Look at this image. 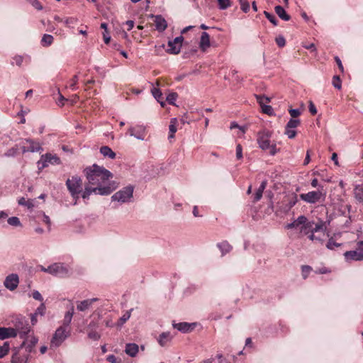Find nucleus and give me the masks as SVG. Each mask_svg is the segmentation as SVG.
Here are the masks:
<instances>
[{
	"label": "nucleus",
	"instance_id": "50",
	"mask_svg": "<svg viewBox=\"0 0 363 363\" xmlns=\"http://www.w3.org/2000/svg\"><path fill=\"white\" fill-rule=\"evenodd\" d=\"M218 247L223 251V252H228L230 251V245L226 242H223L220 244H218Z\"/></svg>",
	"mask_w": 363,
	"mask_h": 363
},
{
	"label": "nucleus",
	"instance_id": "18",
	"mask_svg": "<svg viewBox=\"0 0 363 363\" xmlns=\"http://www.w3.org/2000/svg\"><path fill=\"white\" fill-rule=\"evenodd\" d=\"M15 331L11 327L4 328L0 327V340H5L10 337H15Z\"/></svg>",
	"mask_w": 363,
	"mask_h": 363
},
{
	"label": "nucleus",
	"instance_id": "21",
	"mask_svg": "<svg viewBox=\"0 0 363 363\" xmlns=\"http://www.w3.org/2000/svg\"><path fill=\"white\" fill-rule=\"evenodd\" d=\"M138 345L135 343H128L125 345V353L130 357H134L138 352Z\"/></svg>",
	"mask_w": 363,
	"mask_h": 363
},
{
	"label": "nucleus",
	"instance_id": "49",
	"mask_svg": "<svg viewBox=\"0 0 363 363\" xmlns=\"http://www.w3.org/2000/svg\"><path fill=\"white\" fill-rule=\"evenodd\" d=\"M18 204L21 205V206H27L28 208H30L32 207H33V205L32 203V201H26L25 199V198L23 197H21L18 200Z\"/></svg>",
	"mask_w": 363,
	"mask_h": 363
},
{
	"label": "nucleus",
	"instance_id": "14",
	"mask_svg": "<svg viewBox=\"0 0 363 363\" xmlns=\"http://www.w3.org/2000/svg\"><path fill=\"white\" fill-rule=\"evenodd\" d=\"M18 283V276L16 274H11L6 277L4 284L6 289L13 291L17 288Z\"/></svg>",
	"mask_w": 363,
	"mask_h": 363
},
{
	"label": "nucleus",
	"instance_id": "57",
	"mask_svg": "<svg viewBox=\"0 0 363 363\" xmlns=\"http://www.w3.org/2000/svg\"><path fill=\"white\" fill-rule=\"evenodd\" d=\"M45 304L41 303L40 306L35 311V314H36V315L40 314V315H43L45 313Z\"/></svg>",
	"mask_w": 363,
	"mask_h": 363
},
{
	"label": "nucleus",
	"instance_id": "9",
	"mask_svg": "<svg viewBox=\"0 0 363 363\" xmlns=\"http://www.w3.org/2000/svg\"><path fill=\"white\" fill-rule=\"evenodd\" d=\"M300 198L308 203H315L323 200L325 196L320 191H313L300 194Z\"/></svg>",
	"mask_w": 363,
	"mask_h": 363
},
{
	"label": "nucleus",
	"instance_id": "47",
	"mask_svg": "<svg viewBox=\"0 0 363 363\" xmlns=\"http://www.w3.org/2000/svg\"><path fill=\"white\" fill-rule=\"evenodd\" d=\"M307 218L306 216H300L299 217H298V218L296 220H295L294 222V223H296V226H299L300 225H305L307 223Z\"/></svg>",
	"mask_w": 363,
	"mask_h": 363
},
{
	"label": "nucleus",
	"instance_id": "48",
	"mask_svg": "<svg viewBox=\"0 0 363 363\" xmlns=\"http://www.w3.org/2000/svg\"><path fill=\"white\" fill-rule=\"evenodd\" d=\"M284 133L290 139L295 138V136L296 135V131L294 128H287V127H285Z\"/></svg>",
	"mask_w": 363,
	"mask_h": 363
},
{
	"label": "nucleus",
	"instance_id": "26",
	"mask_svg": "<svg viewBox=\"0 0 363 363\" xmlns=\"http://www.w3.org/2000/svg\"><path fill=\"white\" fill-rule=\"evenodd\" d=\"M26 143L28 144V147L31 152H38L41 150V147L38 143L33 141L31 139H26Z\"/></svg>",
	"mask_w": 363,
	"mask_h": 363
},
{
	"label": "nucleus",
	"instance_id": "1",
	"mask_svg": "<svg viewBox=\"0 0 363 363\" xmlns=\"http://www.w3.org/2000/svg\"><path fill=\"white\" fill-rule=\"evenodd\" d=\"M84 172L88 181L82 194L84 199H88L93 192L100 195H108L112 192L113 189L110 186H103L112 178L111 172L97 164L85 168Z\"/></svg>",
	"mask_w": 363,
	"mask_h": 363
},
{
	"label": "nucleus",
	"instance_id": "42",
	"mask_svg": "<svg viewBox=\"0 0 363 363\" xmlns=\"http://www.w3.org/2000/svg\"><path fill=\"white\" fill-rule=\"evenodd\" d=\"M72 315L71 313H65V318H64V320H63V325L62 326H65V328H68L69 327V323H71L72 321Z\"/></svg>",
	"mask_w": 363,
	"mask_h": 363
},
{
	"label": "nucleus",
	"instance_id": "20",
	"mask_svg": "<svg viewBox=\"0 0 363 363\" xmlns=\"http://www.w3.org/2000/svg\"><path fill=\"white\" fill-rule=\"evenodd\" d=\"M172 339V336L169 332H164L159 335L157 341L160 346L164 347Z\"/></svg>",
	"mask_w": 363,
	"mask_h": 363
},
{
	"label": "nucleus",
	"instance_id": "30",
	"mask_svg": "<svg viewBox=\"0 0 363 363\" xmlns=\"http://www.w3.org/2000/svg\"><path fill=\"white\" fill-rule=\"evenodd\" d=\"M151 92L157 101L160 102L161 106H164V103L163 101H160V99H162V94L161 91L158 88L154 87L152 89Z\"/></svg>",
	"mask_w": 363,
	"mask_h": 363
},
{
	"label": "nucleus",
	"instance_id": "13",
	"mask_svg": "<svg viewBox=\"0 0 363 363\" xmlns=\"http://www.w3.org/2000/svg\"><path fill=\"white\" fill-rule=\"evenodd\" d=\"M128 132L131 136L138 140H143L146 133V127L142 125H137L134 127L129 128Z\"/></svg>",
	"mask_w": 363,
	"mask_h": 363
},
{
	"label": "nucleus",
	"instance_id": "23",
	"mask_svg": "<svg viewBox=\"0 0 363 363\" xmlns=\"http://www.w3.org/2000/svg\"><path fill=\"white\" fill-rule=\"evenodd\" d=\"M274 10L276 13L281 19L286 21H289L291 19V16L286 12L284 9L281 6H276Z\"/></svg>",
	"mask_w": 363,
	"mask_h": 363
},
{
	"label": "nucleus",
	"instance_id": "25",
	"mask_svg": "<svg viewBox=\"0 0 363 363\" xmlns=\"http://www.w3.org/2000/svg\"><path fill=\"white\" fill-rule=\"evenodd\" d=\"M100 152L104 157H108L111 159H114L116 157V153L108 146H102L100 148Z\"/></svg>",
	"mask_w": 363,
	"mask_h": 363
},
{
	"label": "nucleus",
	"instance_id": "17",
	"mask_svg": "<svg viewBox=\"0 0 363 363\" xmlns=\"http://www.w3.org/2000/svg\"><path fill=\"white\" fill-rule=\"evenodd\" d=\"M97 298H93L90 299H86L82 301L77 302V309L79 311H85L89 309L93 303L97 301Z\"/></svg>",
	"mask_w": 363,
	"mask_h": 363
},
{
	"label": "nucleus",
	"instance_id": "60",
	"mask_svg": "<svg viewBox=\"0 0 363 363\" xmlns=\"http://www.w3.org/2000/svg\"><path fill=\"white\" fill-rule=\"evenodd\" d=\"M335 60L338 66V68L340 70V72H343L344 71V67H343V65L342 64V62H341V60L339 58V57L337 56H335Z\"/></svg>",
	"mask_w": 363,
	"mask_h": 363
},
{
	"label": "nucleus",
	"instance_id": "62",
	"mask_svg": "<svg viewBox=\"0 0 363 363\" xmlns=\"http://www.w3.org/2000/svg\"><path fill=\"white\" fill-rule=\"evenodd\" d=\"M315 272L316 274H323L329 273V272H330V271L325 267H322V268H320V269L315 270Z\"/></svg>",
	"mask_w": 363,
	"mask_h": 363
},
{
	"label": "nucleus",
	"instance_id": "43",
	"mask_svg": "<svg viewBox=\"0 0 363 363\" xmlns=\"http://www.w3.org/2000/svg\"><path fill=\"white\" fill-rule=\"evenodd\" d=\"M340 245L341 244L336 242L333 238H330L327 242L326 247L329 250H334L335 247Z\"/></svg>",
	"mask_w": 363,
	"mask_h": 363
},
{
	"label": "nucleus",
	"instance_id": "22",
	"mask_svg": "<svg viewBox=\"0 0 363 363\" xmlns=\"http://www.w3.org/2000/svg\"><path fill=\"white\" fill-rule=\"evenodd\" d=\"M199 45L201 49L203 51L210 47V36L208 33L203 32L201 33Z\"/></svg>",
	"mask_w": 363,
	"mask_h": 363
},
{
	"label": "nucleus",
	"instance_id": "16",
	"mask_svg": "<svg viewBox=\"0 0 363 363\" xmlns=\"http://www.w3.org/2000/svg\"><path fill=\"white\" fill-rule=\"evenodd\" d=\"M152 17L155 18L154 22L156 29L159 32H163L167 27V23L166 20L161 15H152Z\"/></svg>",
	"mask_w": 363,
	"mask_h": 363
},
{
	"label": "nucleus",
	"instance_id": "56",
	"mask_svg": "<svg viewBox=\"0 0 363 363\" xmlns=\"http://www.w3.org/2000/svg\"><path fill=\"white\" fill-rule=\"evenodd\" d=\"M309 111L312 115H315L317 113V109L314 104L310 101L308 105Z\"/></svg>",
	"mask_w": 363,
	"mask_h": 363
},
{
	"label": "nucleus",
	"instance_id": "12",
	"mask_svg": "<svg viewBox=\"0 0 363 363\" xmlns=\"http://www.w3.org/2000/svg\"><path fill=\"white\" fill-rule=\"evenodd\" d=\"M325 228V223L320 220L317 223L313 222H308L305 225L302 226L301 230L307 233L306 230L308 229L311 230V233H318L320 231H324Z\"/></svg>",
	"mask_w": 363,
	"mask_h": 363
},
{
	"label": "nucleus",
	"instance_id": "24",
	"mask_svg": "<svg viewBox=\"0 0 363 363\" xmlns=\"http://www.w3.org/2000/svg\"><path fill=\"white\" fill-rule=\"evenodd\" d=\"M38 342V338L35 337H31L29 340H25L23 342L21 347H26L28 352H31L33 347Z\"/></svg>",
	"mask_w": 363,
	"mask_h": 363
},
{
	"label": "nucleus",
	"instance_id": "31",
	"mask_svg": "<svg viewBox=\"0 0 363 363\" xmlns=\"http://www.w3.org/2000/svg\"><path fill=\"white\" fill-rule=\"evenodd\" d=\"M10 350L9 342H5L3 345L0 346V358L6 356Z\"/></svg>",
	"mask_w": 363,
	"mask_h": 363
},
{
	"label": "nucleus",
	"instance_id": "10",
	"mask_svg": "<svg viewBox=\"0 0 363 363\" xmlns=\"http://www.w3.org/2000/svg\"><path fill=\"white\" fill-rule=\"evenodd\" d=\"M271 135V132L267 130L259 132L257 141L262 150H266L269 148Z\"/></svg>",
	"mask_w": 363,
	"mask_h": 363
},
{
	"label": "nucleus",
	"instance_id": "41",
	"mask_svg": "<svg viewBox=\"0 0 363 363\" xmlns=\"http://www.w3.org/2000/svg\"><path fill=\"white\" fill-rule=\"evenodd\" d=\"M18 147L17 145H16L15 147H13L11 148H10L9 150H8L5 153H4V156L6 157H14L16 155L17 152H18Z\"/></svg>",
	"mask_w": 363,
	"mask_h": 363
},
{
	"label": "nucleus",
	"instance_id": "15",
	"mask_svg": "<svg viewBox=\"0 0 363 363\" xmlns=\"http://www.w3.org/2000/svg\"><path fill=\"white\" fill-rule=\"evenodd\" d=\"M98 328V323L95 321H91L87 326V335L89 338L93 340H98L100 339L101 335L96 331Z\"/></svg>",
	"mask_w": 363,
	"mask_h": 363
},
{
	"label": "nucleus",
	"instance_id": "8",
	"mask_svg": "<svg viewBox=\"0 0 363 363\" xmlns=\"http://www.w3.org/2000/svg\"><path fill=\"white\" fill-rule=\"evenodd\" d=\"M357 245L356 250L347 251L344 253L345 258L347 262L363 260V241L358 242Z\"/></svg>",
	"mask_w": 363,
	"mask_h": 363
},
{
	"label": "nucleus",
	"instance_id": "28",
	"mask_svg": "<svg viewBox=\"0 0 363 363\" xmlns=\"http://www.w3.org/2000/svg\"><path fill=\"white\" fill-rule=\"evenodd\" d=\"M177 118H172L170 121V124L169 125V139H172L174 138V133L177 131Z\"/></svg>",
	"mask_w": 363,
	"mask_h": 363
},
{
	"label": "nucleus",
	"instance_id": "55",
	"mask_svg": "<svg viewBox=\"0 0 363 363\" xmlns=\"http://www.w3.org/2000/svg\"><path fill=\"white\" fill-rule=\"evenodd\" d=\"M13 62L12 64L15 63L18 67L21 66L23 62V57L21 55H16L13 58Z\"/></svg>",
	"mask_w": 363,
	"mask_h": 363
},
{
	"label": "nucleus",
	"instance_id": "4",
	"mask_svg": "<svg viewBox=\"0 0 363 363\" xmlns=\"http://www.w3.org/2000/svg\"><path fill=\"white\" fill-rule=\"evenodd\" d=\"M48 273L60 277H66L70 274V268L63 263H54L48 267Z\"/></svg>",
	"mask_w": 363,
	"mask_h": 363
},
{
	"label": "nucleus",
	"instance_id": "51",
	"mask_svg": "<svg viewBox=\"0 0 363 363\" xmlns=\"http://www.w3.org/2000/svg\"><path fill=\"white\" fill-rule=\"evenodd\" d=\"M261 106H262L263 113H267L269 116L273 114V108L271 106L263 104Z\"/></svg>",
	"mask_w": 363,
	"mask_h": 363
},
{
	"label": "nucleus",
	"instance_id": "3",
	"mask_svg": "<svg viewBox=\"0 0 363 363\" xmlns=\"http://www.w3.org/2000/svg\"><path fill=\"white\" fill-rule=\"evenodd\" d=\"M297 195L294 193L285 195L282 200L278 203V210L282 213H287L297 203Z\"/></svg>",
	"mask_w": 363,
	"mask_h": 363
},
{
	"label": "nucleus",
	"instance_id": "54",
	"mask_svg": "<svg viewBox=\"0 0 363 363\" xmlns=\"http://www.w3.org/2000/svg\"><path fill=\"white\" fill-rule=\"evenodd\" d=\"M236 157L238 160L242 158V147L240 144H238L236 146Z\"/></svg>",
	"mask_w": 363,
	"mask_h": 363
},
{
	"label": "nucleus",
	"instance_id": "11",
	"mask_svg": "<svg viewBox=\"0 0 363 363\" xmlns=\"http://www.w3.org/2000/svg\"><path fill=\"white\" fill-rule=\"evenodd\" d=\"M184 40V38L180 35L175 38L173 40H169L168 42L167 52L173 55H177L179 53L182 48V43Z\"/></svg>",
	"mask_w": 363,
	"mask_h": 363
},
{
	"label": "nucleus",
	"instance_id": "2",
	"mask_svg": "<svg viewBox=\"0 0 363 363\" xmlns=\"http://www.w3.org/2000/svg\"><path fill=\"white\" fill-rule=\"evenodd\" d=\"M16 337L18 334L20 337L24 339L30 330L28 320L23 316H16L12 320Z\"/></svg>",
	"mask_w": 363,
	"mask_h": 363
},
{
	"label": "nucleus",
	"instance_id": "34",
	"mask_svg": "<svg viewBox=\"0 0 363 363\" xmlns=\"http://www.w3.org/2000/svg\"><path fill=\"white\" fill-rule=\"evenodd\" d=\"M300 123L301 121L299 119L291 118L286 123V127H287V128L295 129L300 125Z\"/></svg>",
	"mask_w": 363,
	"mask_h": 363
},
{
	"label": "nucleus",
	"instance_id": "40",
	"mask_svg": "<svg viewBox=\"0 0 363 363\" xmlns=\"http://www.w3.org/2000/svg\"><path fill=\"white\" fill-rule=\"evenodd\" d=\"M48 166V162L45 155H42L40 160L38 162V167L39 169H42Z\"/></svg>",
	"mask_w": 363,
	"mask_h": 363
},
{
	"label": "nucleus",
	"instance_id": "7",
	"mask_svg": "<svg viewBox=\"0 0 363 363\" xmlns=\"http://www.w3.org/2000/svg\"><path fill=\"white\" fill-rule=\"evenodd\" d=\"M67 328L62 325L56 330L51 340V347H59L69 335V330H67Z\"/></svg>",
	"mask_w": 363,
	"mask_h": 363
},
{
	"label": "nucleus",
	"instance_id": "37",
	"mask_svg": "<svg viewBox=\"0 0 363 363\" xmlns=\"http://www.w3.org/2000/svg\"><path fill=\"white\" fill-rule=\"evenodd\" d=\"M264 14L265 17H266V18H267V19H268V20H269V21H270V22H271L274 26H277V25H278V21H277V19L276 18V17H275L273 14H272V13H269V12H267V11H264Z\"/></svg>",
	"mask_w": 363,
	"mask_h": 363
},
{
	"label": "nucleus",
	"instance_id": "33",
	"mask_svg": "<svg viewBox=\"0 0 363 363\" xmlns=\"http://www.w3.org/2000/svg\"><path fill=\"white\" fill-rule=\"evenodd\" d=\"M43 46L50 45L53 42V37L51 35L45 34L41 40Z\"/></svg>",
	"mask_w": 363,
	"mask_h": 363
},
{
	"label": "nucleus",
	"instance_id": "63",
	"mask_svg": "<svg viewBox=\"0 0 363 363\" xmlns=\"http://www.w3.org/2000/svg\"><path fill=\"white\" fill-rule=\"evenodd\" d=\"M11 362L12 363H25L23 359H20L19 357H18L16 354L12 356Z\"/></svg>",
	"mask_w": 363,
	"mask_h": 363
},
{
	"label": "nucleus",
	"instance_id": "44",
	"mask_svg": "<svg viewBox=\"0 0 363 363\" xmlns=\"http://www.w3.org/2000/svg\"><path fill=\"white\" fill-rule=\"evenodd\" d=\"M240 4L241 9L245 12L247 13L250 10V4L247 0H239Z\"/></svg>",
	"mask_w": 363,
	"mask_h": 363
},
{
	"label": "nucleus",
	"instance_id": "5",
	"mask_svg": "<svg viewBox=\"0 0 363 363\" xmlns=\"http://www.w3.org/2000/svg\"><path fill=\"white\" fill-rule=\"evenodd\" d=\"M133 186L130 185L115 193L112 196L111 199L113 201H117L121 203H125L130 201V199L133 197Z\"/></svg>",
	"mask_w": 363,
	"mask_h": 363
},
{
	"label": "nucleus",
	"instance_id": "36",
	"mask_svg": "<svg viewBox=\"0 0 363 363\" xmlns=\"http://www.w3.org/2000/svg\"><path fill=\"white\" fill-rule=\"evenodd\" d=\"M7 222H8V223L10 225H12V226L17 227V226H21V223L19 218L18 217H16V216H13V217L9 218L7 220Z\"/></svg>",
	"mask_w": 363,
	"mask_h": 363
},
{
	"label": "nucleus",
	"instance_id": "52",
	"mask_svg": "<svg viewBox=\"0 0 363 363\" xmlns=\"http://www.w3.org/2000/svg\"><path fill=\"white\" fill-rule=\"evenodd\" d=\"M275 40H276L277 45L280 48H282L286 45L285 38L281 35L277 37Z\"/></svg>",
	"mask_w": 363,
	"mask_h": 363
},
{
	"label": "nucleus",
	"instance_id": "46",
	"mask_svg": "<svg viewBox=\"0 0 363 363\" xmlns=\"http://www.w3.org/2000/svg\"><path fill=\"white\" fill-rule=\"evenodd\" d=\"M333 85L335 88L340 89L342 87L340 78L337 75H335L333 78Z\"/></svg>",
	"mask_w": 363,
	"mask_h": 363
},
{
	"label": "nucleus",
	"instance_id": "29",
	"mask_svg": "<svg viewBox=\"0 0 363 363\" xmlns=\"http://www.w3.org/2000/svg\"><path fill=\"white\" fill-rule=\"evenodd\" d=\"M45 156L48 160V164H59L60 163V159L57 155L45 154Z\"/></svg>",
	"mask_w": 363,
	"mask_h": 363
},
{
	"label": "nucleus",
	"instance_id": "45",
	"mask_svg": "<svg viewBox=\"0 0 363 363\" xmlns=\"http://www.w3.org/2000/svg\"><path fill=\"white\" fill-rule=\"evenodd\" d=\"M256 99L260 106L264 104V102L268 103L270 101L269 98L264 95H256Z\"/></svg>",
	"mask_w": 363,
	"mask_h": 363
},
{
	"label": "nucleus",
	"instance_id": "58",
	"mask_svg": "<svg viewBox=\"0 0 363 363\" xmlns=\"http://www.w3.org/2000/svg\"><path fill=\"white\" fill-rule=\"evenodd\" d=\"M262 191H261V190H257L255 196H254V199H253V202H257L258 201H259L262 196Z\"/></svg>",
	"mask_w": 363,
	"mask_h": 363
},
{
	"label": "nucleus",
	"instance_id": "59",
	"mask_svg": "<svg viewBox=\"0 0 363 363\" xmlns=\"http://www.w3.org/2000/svg\"><path fill=\"white\" fill-rule=\"evenodd\" d=\"M33 298L34 299L40 301H43V297L38 291H34L33 292Z\"/></svg>",
	"mask_w": 363,
	"mask_h": 363
},
{
	"label": "nucleus",
	"instance_id": "38",
	"mask_svg": "<svg viewBox=\"0 0 363 363\" xmlns=\"http://www.w3.org/2000/svg\"><path fill=\"white\" fill-rule=\"evenodd\" d=\"M177 97L178 94L177 93L172 92L167 95L166 100L169 104L174 105V102L177 100Z\"/></svg>",
	"mask_w": 363,
	"mask_h": 363
},
{
	"label": "nucleus",
	"instance_id": "39",
	"mask_svg": "<svg viewBox=\"0 0 363 363\" xmlns=\"http://www.w3.org/2000/svg\"><path fill=\"white\" fill-rule=\"evenodd\" d=\"M218 3L219 9L221 10L226 9L227 8L230 6V0H217Z\"/></svg>",
	"mask_w": 363,
	"mask_h": 363
},
{
	"label": "nucleus",
	"instance_id": "53",
	"mask_svg": "<svg viewBox=\"0 0 363 363\" xmlns=\"http://www.w3.org/2000/svg\"><path fill=\"white\" fill-rule=\"evenodd\" d=\"M289 112L291 118H294V119H296V118H297L298 116H299L301 115V111L299 109L290 108L289 110Z\"/></svg>",
	"mask_w": 363,
	"mask_h": 363
},
{
	"label": "nucleus",
	"instance_id": "6",
	"mask_svg": "<svg viewBox=\"0 0 363 363\" xmlns=\"http://www.w3.org/2000/svg\"><path fill=\"white\" fill-rule=\"evenodd\" d=\"M66 186L71 195L82 192V180L77 175L72 176L71 179H67Z\"/></svg>",
	"mask_w": 363,
	"mask_h": 363
},
{
	"label": "nucleus",
	"instance_id": "19",
	"mask_svg": "<svg viewBox=\"0 0 363 363\" xmlns=\"http://www.w3.org/2000/svg\"><path fill=\"white\" fill-rule=\"evenodd\" d=\"M173 326L174 328L177 329L178 330L182 332V333H188L189 331H191L194 327L195 323H188L186 322L184 323H174L173 324Z\"/></svg>",
	"mask_w": 363,
	"mask_h": 363
},
{
	"label": "nucleus",
	"instance_id": "35",
	"mask_svg": "<svg viewBox=\"0 0 363 363\" xmlns=\"http://www.w3.org/2000/svg\"><path fill=\"white\" fill-rule=\"evenodd\" d=\"M132 310L133 309H130V311H126L125 313L119 319L118 323V326L123 325L130 318Z\"/></svg>",
	"mask_w": 363,
	"mask_h": 363
},
{
	"label": "nucleus",
	"instance_id": "32",
	"mask_svg": "<svg viewBox=\"0 0 363 363\" xmlns=\"http://www.w3.org/2000/svg\"><path fill=\"white\" fill-rule=\"evenodd\" d=\"M312 270H313L312 267L309 265L301 266V274H302L303 279H306Z\"/></svg>",
	"mask_w": 363,
	"mask_h": 363
},
{
	"label": "nucleus",
	"instance_id": "64",
	"mask_svg": "<svg viewBox=\"0 0 363 363\" xmlns=\"http://www.w3.org/2000/svg\"><path fill=\"white\" fill-rule=\"evenodd\" d=\"M107 360L111 363H118L117 358L113 354L108 355Z\"/></svg>",
	"mask_w": 363,
	"mask_h": 363
},
{
	"label": "nucleus",
	"instance_id": "27",
	"mask_svg": "<svg viewBox=\"0 0 363 363\" xmlns=\"http://www.w3.org/2000/svg\"><path fill=\"white\" fill-rule=\"evenodd\" d=\"M354 194L355 199L359 202H363V184L357 185L354 189Z\"/></svg>",
	"mask_w": 363,
	"mask_h": 363
},
{
	"label": "nucleus",
	"instance_id": "61",
	"mask_svg": "<svg viewBox=\"0 0 363 363\" xmlns=\"http://www.w3.org/2000/svg\"><path fill=\"white\" fill-rule=\"evenodd\" d=\"M269 149H270L269 153L271 155H274L279 150V149L277 148L275 144L270 145Z\"/></svg>",
	"mask_w": 363,
	"mask_h": 363
}]
</instances>
